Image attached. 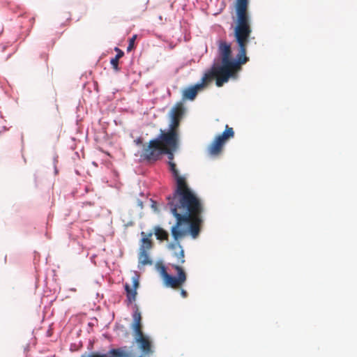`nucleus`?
<instances>
[{"label":"nucleus","instance_id":"20e7f679","mask_svg":"<svg viewBox=\"0 0 357 357\" xmlns=\"http://www.w3.org/2000/svg\"><path fill=\"white\" fill-rule=\"evenodd\" d=\"M180 137L160 134L144 146L141 157L147 161H157L162 155H167L169 161H173L174 153L178 149Z\"/></svg>","mask_w":357,"mask_h":357},{"label":"nucleus","instance_id":"f03ea898","mask_svg":"<svg viewBox=\"0 0 357 357\" xmlns=\"http://www.w3.org/2000/svg\"><path fill=\"white\" fill-rule=\"evenodd\" d=\"M251 33L252 29L235 26L234 34L238 47L236 63L215 62L203 77L204 84H208L215 79L216 85L220 87L240 70L241 66L248 61V58L246 56V47Z\"/></svg>","mask_w":357,"mask_h":357},{"label":"nucleus","instance_id":"9b49d317","mask_svg":"<svg viewBox=\"0 0 357 357\" xmlns=\"http://www.w3.org/2000/svg\"><path fill=\"white\" fill-rule=\"evenodd\" d=\"M132 287L128 284H125L127 299L130 303L135 301L137 296V289L139 286V277L137 273L132 278Z\"/></svg>","mask_w":357,"mask_h":357},{"label":"nucleus","instance_id":"4be33fe9","mask_svg":"<svg viewBox=\"0 0 357 357\" xmlns=\"http://www.w3.org/2000/svg\"><path fill=\"white\" fill-rule=\"evenodd\" d=\"M114 50H115L117 53H119V50H120L119 47H115V48H114Z\"/></svg>","mask_w":357,"mask_h":357},{"label":"nucleus","instance_id":"aec40b11","mask_svg":"<svg viewBox=\"0 0 357 357\" xmlns=\"http://www.w3.org/2000/svg\"><path fill=\"white\" fill-rule=\"evenodd\" d=\"M124 55V52L122 50H119V52L116 54V56H118L119 57L121 58Z\"/></svg>","mask_w":357,"mask_h":357},{"label":"nucleus","instance_id":"0eeeda50","mask_svg":"<svg viewBox=\"0 0 357 357\" xmlns=\"http://www.w3.org/2000/svg\"><path fill=\"white\" fill-rule=\"evenodd\" d=\"M185 113L183 104L177 102L169 112L170 123L167 130H160L161 135L180 137L179 126Z\"/></svg>","mask_w":357,"mask_h":357},{"label":"nucleus","instance_id":"5701e85b","mask_svg":"<svg viewBox=\"0 0 357 357\" xmlns=\"http://www.w3.org/2000/svg\"><path fill=\"white\" fill-rule=\"evenodd\" d=\"M113 59H116V61H119V60L121 59L120 57H119L118 56H115V57H114Z\"/></svg>","mask_w":357,"mask_h":357},{"label":"nucleus","instance_id":"39448f33","mask_svg":"<svg viewBox=\"0 0 357 357\" xmlns=\"http://www.w3.org/2000/svg\"><path fill=\"white\" fill-rule=\"evenodd\" d=\"M133 321L132 329L134 332L135 342L138 344L143 356H151L153 351L152 344L149 337L142 332V315L138 309L132 314Z\"/></svg>","mask_w":357,"mask_h":357},{"label":"nucleus","instance_id":"6ab92c4d","mask_svg":"<svg viewBox=\"0 0 357 357\" xmlns=\"http://www.w3.org/2000/svg\"><path fill=\"white\" fill-rule=\"evenodd\" d=\"M180 293H181V296L183 298H186L188 296L187 291L183 289L181 290Z\"/></svg>","mask_w":357,"mask_h":357},{"label":"nucleus","instance_id":"9d476101","mask_svg":"<svg viewBox=\"0 0 357 357\" xmlns=\"http://www.w3.org/2000/svg\"><path fill=\"white\" fill-rule=\"evenodd\" d=\"M218 54L220 61L222 63H236L231 58V48L230 44L225 41H220L218 45Z\"/></svg>","mask_w":357,"mask_h":357},{"label":"nucleus","instance_id":"7ed1b4c3","mask_svg":"<svg viewBox=\"0 0 357 357\" xmlns=\"http://www.w3.org/2000/svg\"><path fill=\"white\" fill-rule=\"evenodd\" d=\"M202 214L198 213L195 218L192 217L183 221L177 227H176L178 223V218H175L176 223L171 228V234L174 242L170 243L168 247L174 250L173 256L176 259L177 265L183 264L185 262L184 250L180 244V241L188 234H190L194 238L198 236L202 222Z\"/></svg>","mask_w":357,"mask_h":357},{"label":"nucleus","instance_id":"f3484780","mask_svg":"<svg viewBox=\"0 0 357 357\" xmlns=\"http://www.w3.org/2000/svg\"><path fill=\"white\" fill-rule=\"evenodd\" d=\"M110 63L111 65L112 66V68L113 69L115 70V71H119L120 70L119 67V61H116V59H112L111 61H110Z\"/></svg>","mask_w":357,"mask_h":357},{"label":"nucleus","instance_id":"dca6fc26","mask_svg":"<svg viewBox=\"0 0 357 357\" xmlns=\"http://www.w3.org/2000/svg\"><path fill=\"white\" fill-rule=\"evenodd\" d=\"M137 38V35H133L130 39H129V44L127 47V52H131L134 47H135V42Z\"/></svg>","mask_w":357,"mask_h":357},{"label":"nucleus","instance_id":"6e6552de","mask_svg":"<svg viewBox=\"0 0 357 357\" xmlns=\"http://www.w3.org/2000/svg\"><path fill=\"white\" fill-rule=\"evenodd\" d=\"M234 132L232 128L226 125L225 131L215 137L214 140L208 146V152L211 155H218L222 151L223 146L226 142L233 138Z\"/></svg>","mask_w":357,"mask_h":357},{"label":"nucleus","instance_id":"f257e3e1","mask_svg":"<svg viewBox=\"0 0 357 357\" xmlns=\"http://www.w3.org/2000/svg\"><path fill=\"white\" fill-rule=\"evenodd\" d=\"M168 164L176 186L173 194L167 197V205L172 215L178 218L177 227L183 221L202 213L204 206L200 199L189 188L185 178L179 174L176 164L173 161H169Z\"/></svg>","mask_w":357,"mask_h":357},{"label":"nucleus","instance_id":"ddd939ff","mask_svg":"<svg viewBox=\"0 0 357 357\" xmlns=\"http://www.w3.org/2000/svg\"><path fill=\"white\" fill-rule=\"evenodd\" d=\"M206 84H204V82L202 81V84H196L192 87L186 89L183 91V98L187 100H192L195 98L197 96V94L198 93V91L200 90L204 87V85Z\"/></svg>","mask_w":357,"mask_h":357},{"label":"nucleus","instance_id":"2eb2a0df","mask_svg":"<svg viewBox=\"0 0 357 357\" xmlns=\"http://www.w3.org/2000/svg\"><path fill=\"white\" fill-rule=\"evenodd\" d=\"M154 234L157 239L160 241H168L169 239L168 232L160 227H155Z\"/></svg>","mask_w":357,"mask_h":357},{"label":"nucleus","instance_id":"a211bd4d","mask_svg":"<svg viewBox=\"0 0 357 357\" xmlns=\"http://www.w3.org/2000/svg\"><path fill=\"white\" fill-rule=\"evenodd\" d=\"M142 142H143V141L141 137H139L135 140V143L138 146L141 145L142 144Z\"/></svg>","mask_w":357,"mask_h":357},{"label":"nucleus","instance_id":"412c9836","mask_svg":"<svg viewBox=\"0 0 357 357\" xmlns=\"http://www.w3.org/2000/svg\"><path fill=\"white\" fill-rule=\"evenodd\" d=\"M152 207L154 208L155 211L157 210L156 208V202H153V204H152Z\"/></svg>","mask_w":357,"mask_h":357},{"label":"nucleus","instance_id":"1a4fd4ad","mask_svg":"<svg viewBox=\"0 0 357 357\" xmlns=\"http://www.w3.org/2000/svg\"><path fill=\"white\" fill-rule=\"evenodd\" d=\"M248 0H236L235 8L236 11V26L252 29L248 13Z\"/></svg>","mask_w":357,"mask_h":357},{"label":"nucleus","instance_id":"f8f14e48","mask_svg":"<svg viewBox=\"0 0 357 357\" xmlns=\"http://www.w3.org/2000/svg\"><path fill=\"white\" fill-rule=\"evenodd\" d=\"M153 232L146 233L144 231L141 232L142 239L139 250L149 251L153 248V243L151 240Z\"/></svg>","mask_w":357,"mask_h":357},{"label":"nucleus","instance_id":"4468645a","mask_svg":"<svg viewBox=\"0 0 357 357\" xmlns=\"http://www.w3.org/2000/svg\"><path fill=\"white\" fill-rule=\"evenodd\" d=\"M138 259H139V264H141L142 266L152 264V260L150 259V258H149L148 251L139 250Z\"/></svg>","mask_w":357,"mask_h":357},{"label":"nucleus","instance_id":"423d86ee","mask_svg":"<svg viewBox=\"0 0 357 357\" xmlns=\"http://www.w3.org/2000/svg\"><path fill=\"white\" fill-rule=\"evenodd\" d=\"M157 271L162 278L164 284L172 289H180L187 280V274L179 265L172 264L171 266L176 271L177 276H173L167 272L166 267L161 262L155 265Z\"/></svg>","mask_w":357,"mask_h":357}]
</instances>
